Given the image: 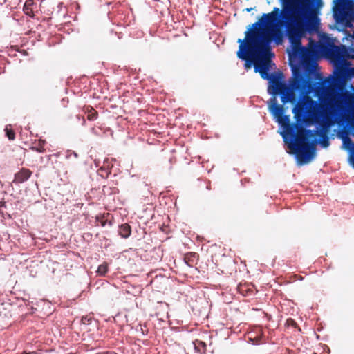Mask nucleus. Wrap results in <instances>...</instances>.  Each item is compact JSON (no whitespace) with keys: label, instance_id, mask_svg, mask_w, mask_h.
I'll use <instances>...</instances> for the list:
<instances>
[{"label":"nucleus","instance_id":"f257e3e1","mask_svg":"<svg viewBox=\"0 0 354 354\" xmlns=\"http://www.w3.org/2000/svg\"><path fill=\"white\" fill-rule=\"evenodd\" d=\"M261 24H252L245 31V39H238L237 57L243 60L252 61L254 71L259 73L263 80H268V93L272 95L268 102L269 111L281 128L286 129L285 133H292L293 126H290V116L284 114L283 106L277 104V95L280 94L283 104L293 103L296 100L295 91H308L310 81L305 75L295 72L287 84L282 73H268L274 54L271 51L270 37L260 28Z\"/></svg>","mask_w":354,"mask_h":354},{"label":"nucleus","instance_id":"f03ea898","mask_svg":"<svg viewBox=\"0 0 354 354\" xmlns=\"http://www.w3.org/2000/svg\"><path fill=\"white\" fill-rule=\"evenodd\" d=\"M282 8L274 7L271 12L264 16L270 21L279 19L286 25L288 35L296 44L306 29L316 28L317 20L313 16L315 10L322 7V0H279Z\"/></svg>","mask_w":354,"mask_h":354},{"label":"nucleus","instance_id":"7ed1b4c3","mask_svg":"<svg viewBox=\"0 0 354 354\" xmlns=\"http://www.w3.org/2000/svg\"><path fill=\"white\" fill-rule=\"evenodd\" d=\"M292 133H286V129L280 133L288 147L293 151L300 165L310 162L316 156V146L319 144L326 148L330 142L326 132L324 129L315 131L305 129L297 124H290Z\"/></svg>","mask_w":354,"mask_h":354},{"label":"nucleus","instance_id":"20e7f679","mask_svg":"<svg viewBox=\"0 0 354 354\" xmlns=\"http://www.w3.org/2000/svg\"><path fill=\"white\" fill-rule=\"evenodd\" d=\"M335 42V39L328 34L319 32L317 42L310 40L309 50L312 53L324 55L342 75H344L350 70L351 63L348 59H354V47L337 46Z\"/></svg>","mask_w":354,"mask_h":354},{"label":"nucleus","instance_id":"39448f33","mask_svg":"<svg viewBox=\"0 0 354 354\" xmlns=\"http://www.w3.org/2000/svg\"><path fill=\"white\" fill-rule=\"evenodd\" d=\"M311 91V84L306 92H299L300 96L295 101L292 113L296 122L294 124L302 127L301 124L310 125L319 122L321 120L322 106L320 104L313 100L308 94Z\"/></svg>","mask_w":354,"mask_h":354},{"label":"nucleus","instance_id":"423d86ee","mask_svg":"<svg viewBox=\"0 0 354 354\" xmlns=\"http://www.w3.org/2000/svg\"><path fill=\"white\" fill-rule=\"evenodd\" d=\"M317 10H315V11L313 12V16H315L317 18V24L316 28L315 29H313V30L306 29V30H305L304 32L301 35V37H299V41L297 44L295 42H294L291 39V37H290L288 36L286 25L281 24H280V21H279V19H277L274 21H270L267 17L264 16L266 14H263L262 17L257 22H262V24H261V25L260 26V28L261 30H263L264 31V32L266 34H267L270 37L271 41L273 39L274 40V41L277 44H281L282 42V41H283V34H282V32H280L278 30H273L272 31L271 34L270 35L268 32H267V31L264 28H263V26L264 25H266V24H275V25H277L279 27L283 28L285 29L286 36H287L290 43L291 44V46H292V49L293 53L295 55H299V54L302 53L305 50V48H303L302 46H301V38L306 34V32H315L319 28V19L318 17L317 16ZM268 13H267L266 15H268Z\"/></svg>","mask_w":354,"mask_h":354},{"label":"nucleus","instance_id":"0eeeda50","mask_svg":"<svg viewBox=\"0 0 354 354\" xmlns=\"http://www.w3.org/2000/svg\"><path fill=\"white\" fill-rule=\"evenodd\" d=\"M354 6V0H336L333 8V16L337 21H345L346 26L352 27V20H354V11L350 13ZM346 39H354V32L346 31Z\"/></svg>","mask_w":354,"mask_h":354},{"label":"nucleus","instance_id":"6e6552de","mask_svg":"<svg viewBox=\"0 0 354 354\" xmlns=\"http://www.w3.org/2000/svg\"><path fill=\"white\" fill-rule=\"evenodd\" d=\"M32 172L27 169H22L20 171L15 175L13 180L15 183H22L26 181L31 176Z\"/></svg>","mask_w":354,"mask_h":354},{"label":"nucleus","instance_id":"1a4fd4ad","mask_svg":"<svg viewBox=\"0 0 354 354\" xmlns=\"http://www.w3.org/2000/svg\"><path fill=\"white\" fill-rule=\"evenodd\" d=\"M33 0H27L24 6V11L26 15L33 17L34 16V8H35Z\"/></svg>","mask_w":354,"mask_h":354},{"label":"nucleus","instance_id":"9d476101","mask_svg":"<svg viewBox=\"0 0 354 354\" xmlns=\"http://www.w3.org/2000/svg\"><path fill=\"white\" fill-rule=\"evenodd\" d=\"M342 142H343V146H344V149L348 150L349 152L354 151H353L354 144L352 142L351 139L348 136H344L342 138ZM350 153H349V154Z\"/></svg>","mask_w":354,"mask_h":354},{"label":"nucleus","instance_id":"9b49d317","mask_svg":"<svg viewBox=\"0 0 354 354\" xmlns=\"http://www.w3.org/2000/svg\"><path fill=\"white\" fill-rule=\"evenodd\" d=\"M119 233L123 238H127L131 234V227L128 224H123L120 226Z\"/></svg>","mask_w":354,"mask_h":354},{"label":"nucleus","instance_id":"f8f14e48","mask_svg":"<svg viewBox=\"0 0 354 354\" xmlns=\"http://www.w3.org/2000/svg\"><path fill=\"white\" fill-rule=\"evenodd\" d=\"M108 271V265L106 263L101 264L98 266L97 272L100 275H104Z\"/></svg>","mask_w":354,"mask_h":354},{"label":"nucleus","instance_id":"ddd939ff","mask_svg":"<svg viewBox=\"0 0 354 354\" xmlns=\"http://www.w3.org/2000/svg\"><path fill=\"white\" fill-rule=\"evenodd\" d=\"M5 131L9 140H13L15 139V132L12 129H8V127L6 128Z\"/></svg>","mask_w":354,"mask_h":354},{"label":"nucleus","instance_id":"4468645a","mask_svg":"<svg viewBox=\"0 0 354 354\" xmlns=\"http://www.w3.org/2000/svg\"><path fill=\"white\" fill-rule=\"evenodd\" d=\"M88 120H94L97 118V113L91 109V112L87 115Z\"/></svg>","mask_w":354,"mask_h":354},{"label":"nucleus","instance_id":"2eb2a0df","mask_svg":"<svg viewBox=\"0 0 354 354\" xmlns=\"http://www.w3.org/2000/svg\"><path fill=\"white\" fill-rule=\"evenodd\" d=\"M44 144H45L44 140H39V147L37 148V151L40 152V153L44 152Z\"/></svg>","mask_w":354,"mask_h":354},{"label":"nucleus","instance_id":"dca6fc26","mask_svg":"<svg viewBox=\"0 0 354 354\" xmlns=\"http://www.w3.org/2000/svg\"><path fill=\"white\" fill-rule=\"evenodd\" d=\"M349 163L354 167V152L351 151L348 157Z\"/></svg>","mask_w":354,"mask_h":354},{"label":"nucleus","instance_id":"f3484780","mask_svg":"<svg viewBox=\"0 0 354 354\" xmlns=\"http://www.w3.org/2000/svg\"><path fill=\"white\" fill-rule=\"evenodd\" d=\"M252 10H254V8H246V9H245V11H246V12H250V11H252Z\"/></svg>","mask_w":354,"mask_h":354},{"label":"nucleus","instance_id":"a211bd4d","mask_svg":"<svg viewBox=\"0 0 354 354\" xmlns=\"http://www.w3.org/2000/svg\"><path fill=\"white\" fill-rule=\"evenodd\" d=\"M245 68H250V64H248V62H246V63L245 64Z\"/></svg>","mask_w":354,"mask_h":354},{"label":"nucleus","instance_id":"6ab92c4d","mask_svg":"<svg viewBox=\"0 0 354 354\" xmlns=\"http://www.w3.org/2000/svg\"><path fill=\"white\" fill-rule=\"evenodd\" d=\"M200 344H201L203 345V346H205V343L200 342Z\"/></svg>","mask_w":354,"mask_h":354},{"label":"nucleus","instance_id":"aec40b11","mask_svg":"<svg viewBox=\"0 0 354 354\" xmlns=\"http://www.w3.org/2000/svg\"><path fill=\"white\" fill-rule=\"evenodd\" d=\"M268 3H270V1H269V0H268Z\"/></svg>","mask_w":354,"mask_h":354},{"label":"nucleus","instance_id":"412c9836","mask_svg":"<svg viewBox=\"0 0 354 354\" xmlns=\"http://www.w3.org/2000/svg\"><path fill=\"white\" fill-rule=\"evenodd\" d=\"M353 70H354V68H353Z\"/></svg>","mask_w":354,"mask_h":354}]
</instances>
